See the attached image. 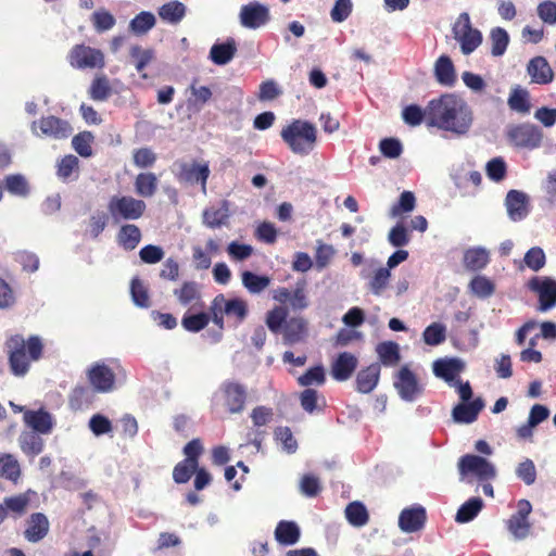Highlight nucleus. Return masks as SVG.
<instances>
[{"label": "nucleus", "instance_id": "nucleus-24", "mask_svg": "<svg viewBox=\"0 0 556 556\" xmlns=\"http://www.w3.org/2000/svg\"><path fill=\"white\" fill-rule=\"evenodd\" d=\"M23 419L27 426L34 429V432L46 434L49 433L53 427L51 414L43 408L38 410H26Z\"/></svg>", "mask_w": 556, "mask_h": 556}, {"label": "nucleus", "instance_id": "nucleus-54", "mask_svg": "<svg viewBox=\"0 0 556 556\" xmlns=\"http://www.w3.org/2000/svg\"><path fill=\"white\" fill-rule=\"evenodd\" d=\"M78 165L79 160L77 156L73 154L63 156L58 163L56 174L59 178H61L63 181L68 180L75 172H78Z\"/></svg>", "mask_w": 556, "mask_h": 556}, {"label": "nucleus", "instance_id": "nucleus-6", "mask_svg": "<svg viewBox=\"0 0 556 556\" xmlns=\"http://www.w3.org/2000/svg\"><path fill=\"white\" fill-rule=\"evenodd\" d=\"M67 60L72 67L78 70L103 68L105 65L103 52L84 43L75 45L67 55Z\"/></svg>", "mask_w": 556, "mask_h": 556}, {"label": "nucleus", "instance_id": "nucleus-55", "mask_svg": "<svg viewBox=\"0 0 556 556\" xmlns=\"http://www.w3.org/2000/svg\"><path fill=\"white\" fill-rule=\"evenodd\" d=\"M130 294L134 303L142 308L150 306V296L148 289L139 278H134L130 283Z\"/></svg>", "mask_w": 556, "mask_h": 556}, {"label": "nucleus", "instance_id": "nucleus-49", "mask_svg": "<svg viewBox=\"0 0 556 556\" xmlns=\"http://www.w3.org/2000/svg\"><path fill=\"white\" fill-rule=\"evenodd\" d=\"M469 289L472 294L478 298L485 299L491 296L495 291L494 283L485 276H476L469 283Z\"/></svg>", "mask_w": 556, "mask_h": 556}, {"label": "nucleus", "instance_id": "nucleus-1", "mask_svg": "<svg viewBox=\"0 0 556 556\" xmlns=\"http://www.w3.org/2000/svg\"><path fill=\"white\" fill-rule=\"evenodd\" d=\"M473 122V114L465 100L454 93H445L427 104V125L456 136L466 135Z\"/></svg>", "mask_w": 556, "mask_h": 556}, {"label": "nucleus", "instance_id": "nucleus-39", "mask_svg": "<svg viewBox=\"0 0 556 556\" xmlns=\"http://www.w3.org/2000/svg\"><path fill=\"white\" fill-rule=\"evenodd\" d=\"M482 507L483 501L480 497H471L458 508L455 520L459 523L469 522L477 517Z\"/></svg>", "mask_w": 556, "mask_h": 556}, {"label": "nucleus", "instance_id": "nucleus-14", "mask_svg": "<svg viewBox=\"0 0 556 556\" xmlns=\"http://www.w3.org/2000/svg\"><path fill=\"white\" fill-rule=\"evenodd\" d=\"M240 23L243 27L256 29L270 20L269 10L260 2H250L240 9Z\"/></svg>", "mask_w": 556, "mask_h": 556}, {"label": "nucleus", "instance_id": "nucleus-9", "mask_svg": "<svg viewBox=\"0 0 556 556\" xmlns=\"http://www.w3.org/2000/svg\"><path fill=\"white\" fill-rule=\"evenodd\" d=\"M175 165L177 166L175 176L178 181L191 185L200 184L202 192L206 193V184L211 174L207 162H176Z\"/></svg>", "mask_w": 556, "mask_h": 556}, {"label": "nucleus", "instance_id": "nucleus-2", "mask_svg": "<svg viewBox=\"0 0 556 556\" xmlns=\"http://www.w3.org/2000/svg\"><path fill=\"white\" fill-rule=\"evenodd\" d=\"M45 345L39 336L31 334L25 338L15 333L9 336L3 344L10 372L14 377H25L31 365L43 355Z\"/></svg>", "mask_w": 556, "mask_h": 556}, {"label": "nucleus", "instance_id": "nucleus-3", "mask_svg": "<svg viewBox=\"0 0 556 556\" xmlns=\"http://www.w3.org/2000/svg\"><path fill=\"white\" fill-rule=\"evenodd\" d=\"M288 148L298 155H308L317 143L316 126L304 119H293L280 131Z\"/></svg>", "mask_w": 556, "mask_h": 556}, {"label": "nucleus", "instance_id": "nucleus-23", "mask_svg": "<svg viewBox=\"0 0 556 556\" xmlns=\"http://www.w3.org/2000/svg\"><path fill=\"white\" fill-rule=\"evenodd\" d=\"M484 402L481 397L467 403L457 404L452 412L454 421L458 424H471L477 420L479 413L483 409Z\"/></svg>", "mask_w": 556, "mask_h": 556}, {"label": "nucleus", "instance_id": "nucleus-27", "mask_svg": "<svg viewBox=\"0 0 556 556\" xmlns=\"http://www.w3.org/2000/svg\"><path fill=\"white\" fill-rule=\"evenodd\" d=\"M113 94V87L105 74H97L88 88V96L97 102L108 101Z\"/></svg>", "mask_w": 556, "mask_h": 556}, {"label": "nucleus", "instance_id": "nucleus-32", "mask_svg": "<svg viewBox=\"0 0 556 556\" xmlns=\"http://www.w3.org/2000/svg\"><path fill=\"white\" fill-rule=\"evenodd\" d=\"M135 191L142 198H151L155 194L159 179L152 172L139 173L135 178Z\"/></svg>", "mask_w": 556, "mask_h": 556}, {"label": "nucleus", "instance_id": "nucleus-47", "mask_svg": "<svg viewBox=\"0 0 556 556\" xmlns=\"http://www.w3.org/2000/svg\"><path fill=\"white\" fill-rule=\"evenodd\" d=\"M424 342L437 346L446 340V327L441 323H432L422 332Z\"/></svg>", "mask_w": 556, "mask_h": 556}, {"label": "nucleus", "instance_id": "nucleus-19", "mask_svg": "<svg viewBox=\"0 0 556 556\" xmlns=\"http://www.w3.org/2000/svg\"><path fill=\"white\" fill-rule=\"evenodd\" d=\"M50 522L42 513H34L26 520L24 538L30 543H37L45 539L49 532Z\"/></svg>", "mask_w": 556, "mask_h": 556}, {"label": "nucleus", "instance_id": "nucleus-45", "mask_svg": "<svg viewBox=\"0 0 556 556\" xmlns=\"http://www.w3.org/2000/svg\"><path fill=\"white\" fill-rule=\"evenodd\" d=\"M287 319V307L279 305L267 312L265 323L273 333H280Z\"/></svg>", "mask_w": 556, "mask_h": 556}, {"label": "nucleus", "instance_id": "nucleus-7", "mask_svg": "<svg viewBox=\"0 0 556 556\" xmlns=\"http://www.w3.org/2000/svg\"><path fill=\"white\" fill-rule=\"evenodd\" d=\"M507 138L517 148L533 150L541 146L543 134L538 126L522 123L510 126Z\"/></svg>", "mask_w": 556, "mask_h": 556}, {"label": "nucleus", "instance_id": "nucleus-18", "mask_svg": "<svg viewBox=\"0 0 556 556\" xmlns=\"http://www.w3.org/2000/svg\"><path fill=\"white\" fill-rule=\"evenodd\" d=\"M381 366L378 362L362 368L355 377V390L362 394L372 392L379 383Z\"/></svg>", "mask_w": 556, "mask_h": 556}, {"label": "nucleus", "instance_id": "nucleus-43", "mask_svg": "<svg viewBox=\"0 0 556 556\" xmlns=\"http://www.w3.org/2000/svg\"><path fill=\"white\" fill-rule=\"evenodd\" d=\"M29 495L21 493L14 496L5 497L3 506L7 508L8 514L11 513L14 518L22 517L29 506Z\"/></svg>", "mask_w": 556, "mask_h": 556}, {"label": "nucleus", "instance_id": "nucleus-16", "mask_svg": "<svg viewBox=\"0 0 556 556\" xmlns=\"http://www.w3.org/2000/svg\"><path fill=\"white\" fill-rule=\"evenodd\" d=\"M34 125H38L41 134L54 139H65L72 135L73 128L68 122L56 116H43Z\"/></svg>", "mask_w": 556, "mask_h": 556}, {"label": "nucleus", "instance_id": "nucleus-61", "mask_svg": "<svg viewBox=\"0 0 556 556\" xmlns=\"http://www.w3.org/2000/svg\"><path fill=\"white\" fill-rule=\"evenodd\" d=\"M156 159V154L150 148H140L132 153V162L139 168L152 167Z\"/></svg>", "mask_w": 556, "mask_h": 556}, {"label": "nucleus", "instance_id": "nucleus-36", "mask_svg": "<svg viewBox=\"0 0 556 556\" xmlns=\"http://www.w3.org/2000/svg\"><path fill=\"white\" fill-rule=\"evenodd\" d=\"M18 443L23 453L30 457L39 455L43 450V440L34 431L21 433Z\"/></svg>", "mask_w": 556, "mask_h": 556}, {"label": "nucleus", "instance_id": "nucleus-59", "mask_svg": "<svg viewBox=\"0 0 556 556\" xmlns=\"http://www.w3.org/2000/svg\"><path fill=\"white\" fill-rule=\"evenodd\" d=\"M91 21L98 33L106 31L115 25V17L105 10H98L93 12Z\"/></svg>", "mask_w": 556, "mask_h": 556}, {"label": "nucleus", "instance_id": "nucleus-46", "mask_svg": "<svg viewBox=\"0 0 556 556\" xmlns=\"http://www.w3.org/2000/svg\"><path fill=\"white\" fill-rule=\"evenodd\" d=\"M507 528L515 539L522 540L529 535L531 525L523 513H516L508 519Z\"/></svg>", "mask_w": 556, "mask_h": 556}, {"label": "nucleus", "instance_id": "nucleus-38", "mask_svg": "<svg viewBox=\"0 0 556 556\" xmlns=\"http://www.w3.org/2000/svg\"><path fill=\"white\" fill-rule=\"evenodd\" d=\"M490 262L489 253L481 248L469 249L464 254V265L468 270L483 269Z\"/></svg>", "mask_w": 556, "mask_h": 556}, {"label": "nucleus", "instance_id": "nucleus-25", "mask_svg": "<svg viewBox=\"0 0 556 556\" xmlns=\"http://www.w3.org/2000/svg\"><path fill=\"white\" fill-rule=\"evenodd\" d=\"M464 369V364L458 358H443L433 363V374L451 383Z\"/></svg>", "mask_w": 556, "mask_h": 556}, {"label": "nucleus", "instance_id": "nucleus-17", "mask_svg": "<svg viewBox=\"0 0 556 556\" xmlns=\"http://www.w3.org/2000/svg\"><path fill=\"white\" fill-rule=\"evenodd\" d=\"M426 520V509L422 506H413L401 511L399 527L405 533H413L421 530Z\"/></svg>", "mask_w": 556, "mask_h": 556}, {"label": "nucleus", "instance_id": "nucleus-37", "mask_svg": "<svg viewBox=\"0 0 556 556\" xmlns=\"http://www.w3.org/2000/svg\"><path fill=\"white\" fill-rule=\"evenodd\" d=\"M186 15V5L177 0L164 3L159 9V16L170 24H178Z\"/></svg>", "mask_w": 556, "mask_h": 556}, {"label": "nucleus", "instance_id": "nucleus-34", "mask_svg": "<svg viewBox=\"0 0 556 556\" xmlns=\"http://www.w3.org/2000/svg\"><path fill=\"white\" fill-rule=\"evenodd\" d=\"M174 295L182 306L197 305L201 300V290L195 281H185L174 289Z\"/></svg>", "mask_w": 556, "mask_h": 556}, {"label": "nucleus", "instance_id": "nucleus-50", "mask_svg": "<svg viewBox=\"0 0 556 556\" xmlns=\"http://www.w3.org/2000/svg\"><path fill=\"white\" fill-rule=\"evenodd\" d=\"M211 319L207 313L185 314L181 319L182 327L189 332H199L204 329Z\"/></svg>", "mask_w": 556, "mask_h": 556}, {"label": "nucleus", "instance_id": "nucleus-64", "mask_svg": "<svg viewBox=\"0 0 556 556\" xmlns=\"http://www.w3.org/2000/svg\"><path fill=\"white\" fill-rule=\"evenodd\" d=\"M198 466L187 460L179 462L173 470V479L176 483H186L197 470Z\"/></svg>", "mask_w": 556, "mask_h": 556}, {"label": "nucleus", "instance_id": "nucleus-20", "mask_svg": "<svg viewBox=\"0 0 556 556\" xmlns=\"http://www.w3.org/2000/svg\"><path fill=\"white\" fill-rule=\"evenodd\" d=\"M505 204L508 216L511 220L518 222L523 219L529 213V200L526 193L518 190L508 191Z\"/></svg>", "mask_w": 556, "mask_h": 556}, {"label": "nucleus", "instance_id": "nucleus-53", "mask_svg": "<svg viewBox=\"0 0 556 556\" xmlns=\"http://www.w3.org/2000/svg\"><path fill=\"white\" fill-rule=\"evenodd\" d=\"M93 135L90 131H81L73 137L72 146L74 150L83 157L92 155Z\"/></svg>", "mask_w": 556, "mask_h": 556}, {"label": "nucleus", "instance_id": "nucleus-5", "mask_svg": "<svg viewBox=\"0 0 556 556\" xmlns=\"http://www.w3.org/2000/svg\"><path fill=\"white\" fill-rule=\"evenodd\" d=\"M452 31L454 39L459 42L460 50L465 55L472 53L482 42V34L479 29L472 27L467 12L459 14Z\"/></svg>", "mask_w": 556, "mask_h": 556}, {"label": "nucleus", "instance_id": "nucleus-52", "mask_svg": "<svg viewBox=\"0 0 556 556\" xmlns=\"http://www.w3.org/2000/svg\"><path fill=\"white\" fill-rule=\"evenodd\" d=\"M5 189L14 195L26 197L29 193V186L26 178L21 174L8 175L4 178Z\"/></svg>", "mask_w": 556, "mask_h": 556}, {"label": "nucleus", "instance_id": "nucleus-48", "mask_svg": "<svg viewBox=\"0 0 556 556\" xmlns=\"http://www.w3.org/2000/svg\"><path fill=\"white\" fill-rule=\"evenodd\" d=\"M326 381L325 369L321 365H317L307 369L303 375L298 378V383L301 387L317 386L320 387Z\"/></svg>", "mask_w": 556, "mask_h": 556}, {"label": "nucleus", "instance_id": "nucleus-33", "mask_svg": "<svg viewBox=\"0 0 556 556\" xmlns=\"http://www.w3.org/2000/svg\"><path fill=\"white\" fill-rule=\"evenodd\" d=\"M141 241V231L135 224H124L117 232V242L127 251L135 250Z\"/></svg>", "mask_w": 556, "mask_h": 556}, {"label": "nucleus", "instance_id": "nucleus-56", "mask_svg": "<svg viewBox=\"0 0 556 556\" xmlns=\"http://www.w3.org/2000/svg\"><path fill=\"white\" fill-rule=\"evenodd\" d=\"M155 25V17L150 12L137 14L130 22V28L134 33L142 35Z\"/></svg>", "mask_w": 556, "mask_h": 556}, {"label": "nucleus", "instance_id": "nucleus-63", "mask_svg": "<svg viewBox=\"0 0 556 556\" xmlns=\"http://www.w3.org/2000/svg\"><path fill=\"white\" fill-rule=\"evenodd\" d=\"M486 175L493 181H501L505 178L507 166L502 157H494L486 163Z\"/></svg>", "mask_w": 556, "mask_h": 556}, {"label": "nucleus", "instance_id": "nucleus-28", "mask_svg": "<svg viewBox=\"0 0 556 556\" xmlns=\"http://www.w3.org/2000/svg\"><path fill=\"white\" fill-rule=\"evenodd\" d=\"M434 76L440 85L452 87L456 83L454 64L450 56L441 55L434 63Z\"/></svg>", "mask_w": 556, "mask_h": 556}, {"label": "nucleus", "instance_id": "nucleus-57", "mask_svg": "<svg viewBox=\"0 0 556 556\" xmlns=\"http://www.w3.org/2000/svg\"><path fill=\"white\" fill-rule=\"evenodd\" d=\"M404 122L409 126H418L424 119L427 121V108L422 110L417 104H409L402 112Z\"/></svg>", "mask_w": 556, "mask_h": 556}, {"label": "nucleus", "instance_id": "nucleus-8", "mask_svg": "<svg viewBox=\"0 0 556 556\" xmlns=\"http://www.w3.org/2000/svg\"><path fill=\"white\" fill-rule=\"evenodd\" d=\"M222 403H215V406H223L224 412L230 415L239 414L244 409L247 402V389L243 384L233 381H225L222 386Z\"/></svg>", "mask_w": 556, "mask_h": 556}, {"label": "nucleus", "instance_id": "nucleus-40", "mask_svg": "<svg viewBox=\"0 0 556 556\" xmlns=\"http://www.w3.org/2000/svg\"><path fill=\"white\" fill-rule=\"evenodd\" d=\"M222 309L228 317H235L238 323H242L248 316V303L239 298L227 300L224 296V301L220 303Z\"/></svg>", "mask_w": 556, "mask_h": 556}, {"label": "nucleus", "instance_id": "nucleus-35", "mask_svg": "<svg viewBox=\"0 0 556 556\" xmlns=\"http://www.w3.org/2000/svg\"><path fill=\"white\" fill-rule=\"evenodd\" d=\"M507 104L511 111L520 114H528L531 110L530 94L528 90L516 86L511 89Z\"/></svg>", "mask_w": 556, "mask_h": 556}, {"label": "nucleus", "instance_id": "nucleus-4", "mask_svg": "<svg viewBox=\"0 0 556 556\" xmlns=\"http://www.w3.org/2000/svg\"><path fill=\"white\" fill-rule=\"evenodd\" d=\"M146 210V202L131 195H112L108 203L109 214L115 223L137 220L144 215Z\"/></svg>", "mask_w": 556, "mask_h": 556}, {"label": "nucleus", "instance_id": "nucleus-51", "mask_svg": "<svg viewBox=\"0 0 556 556\" xmlns=\"http://www.w3.org/2000/svg\"><path fill=\"white\" fill-rule=\"evenodd\" d=\"M490 39L492 43L491 53L494 56H501L505 53L509 43V36L502 27H495L491 30Z\"/></svg>", "mask_w": 556, "mask_h": 556}, {"label": "nucleus", "instance_id": "nucleus-41", "mask_svg": "<svg viewBox=\"0 0 556 556\" xmlns=\"http://www.w3.org/2000/svg\"><path fill=\"white\" fill-rule=\"evenodd\" d=\"M0 477L16 482L21 477V466L11 454H0Z\"/></svg>", "mask_w": 556, "mask_h": 556}, {"label": "nucleus", "instance_id": "nucleus-29", "mask_svg": "<svg viewBox=\"0 0 556 556\" xmlns=\"http://www.w3.org/2000/svg\"><path fill=\"white\" fill-rule=\"evenodd\" d=\"M237 52V45L233 38L227 39L223 43H215L210 50V58L217 65L229 63Z\"/></svg>", "mask_w": 556, "mask_h": 556}, {"label": "nucleus", "instance_id": "nucleus-10", "mask_svg": "<svg viewBox=\"0 0 556 556\" xmlns=\"http://www.w3.org/2000/svg\"><path fill=\"white\" fill-rule=\"evenodd\" d=\"M528 288L539 296V311L546 312L556 305V280L551 277H532Z\"/></svg>", "mask_w": 556, "mask_h": 556}, {"label": "nucleus", "instance_id": "nucleus-62", "mask_svg": "<svg viewBox=\"0 0 556 556\" xmlns=\"http://www.w3.org/2000/svg\"><path fill=\"white\" fill-rule=\"evenodd\" d=\"M523 261L530 269L533 271H539L544 267L546 257L544 251L541 248L534 247L526 253Z\"/></svg>", "mask_w": 556, "mask_h": 556}, {"label": "nucleus", "instance_id": "nucleus-21", "mask_svg": "<svg viewBox=\"0 0 556 556\" xmlns=\"http://www.w3.org/2000/svg\"><path fill=\"white\" fill-rule=\"evenodd\" d=\"M531 83L546 85L553 81L554 72L544 56L531 59L527 65Z\"/></svg>", "mask_w": 556, "mask_h": 556}, {"label": "nucleus", "instance_id": "nucleus-44", "mask_svg": "<svg viewBox=\"0 0 556 556\" xmlns=\"http://www.w3.org/2000/svg\"><path fill=\"white\" fill-rule=\"evenodd\" d=\"M348 521L354 527H363L369 520L366 506L362 502H352L345 508Z\"/></svg>", "mask_w": 556, "mask_h": 556}, {"label": "nucleus", "instance_id": "nucleus-31", "mask_svg": "<svg viewBox=\"0 0 556 556\" xmlns=\"http://www.w3.org/2000/svg\"><path fill=\"white\" fill-rule=\"evenodd\" d=\"M380 366L393 367L401 361L400 346L394 341H383L376 346Z\"/></svg>", "mask_w": 556, "mask_h": 556}, {"label": "nucleus", "instance_id": "nucleus-58", "mask_svg": "<svg viewBox=\"0 0 556 556\" xmlns=\"http://www.w3.org/2000/svg\"><path fill=\"white\" fill-rule=\"evenodd\" d=\"M416 198L412 191H403L400 195L399 202L391 207V215L393 217L403 213H409L415 208Z\"/></svg>", "mask_w": 556, "mask_h": 556}, {"label": "nucleus", "instance_id": "nucleus-15", "mask_svg": "<svg viewBox=\"0 0 556 556\" xmlns=\"http://www.w3.org/2000/svg\"><path fill=\"white\" fill-rule=\"evenodd\" d=\"M358 365L357 357L350 352H341L331 363L330 375L336 381L349 380Z\"/></svg>", "mask_w": 556, "mask_h": 556}, {"label": "nucleus", "instance_id": "nucleus-60", "mask_svg": "<svg viewBox=\"0 0 556 556\" xmlns=\"http://www.w3.org/2000/svg\"><path fill=\"white\" fill-rule=\"evenodd\" d=\"M89 429L94 435L100 437L112 432L113 425L106 416L102 414H94L89 419Z\"/></svg>", "mask_w": 556, "mask_h": 556}, {"label": "nucleus", "instance_id": "nucleus-22", "mask_svg": "<svg viewBox=\"0 0 556 556\" xmlns=\"http://www.w3.org/2000/svg\"><path fill=\"white\" fill-rule=\"evenodd\" d=\"M286 344H295L303 341L307 334V321L301 316L287 319L281 332Z\"/></svg>", "mask_w": 556, "mask_h": 556}, {"label": "nucleus", "instance_id": "nucleus-30", "mask_svg": "<svg viewBox=\"0 0 556 556\" xmlns=\"http://www.w3.org/2000/svg\"><path fill=\"white\" fill-rule=\"evenodd\" d=\"M275 539L281 545H293L300 539V528L294 521L281 520L275 529Z\"/></svg>", "mask_w": 556, "mask_h": 556}, {"label": "nucleus", "instance_id": "nucleus-13", "mask_svg": "<svg viewBox=\"0 0 556 556\" xmlns=\"http://www.w3.org/2000/svg\"><path fill=\"white\" fill-rule=\"evenodd\" d=\"M87 378L91 388L98 393H108L114 389L115 374L104 363L92 364L87 370Z\"/></svg>", "mask_w": 556, "mask_h": 556}, {"label": "nucleus", "instance_id": "nucleus-12", "mask_svg": "<svg viewBox=\"0 0 556 556\" xmlns=\"http://www.w3.org/2000/svg\"><path fill=\"white\" fill-rule=\"evenodd\" d=\"M458 470L462 476L473 473L480 480H490L496 476L495 468L489 460L472 454H467L460 457L458 462Z\"/></svg>", "mask_w": 556, "mask_h": 556}, {"label": "nucleus", "instance_id": "nucleus-11", "mask_svg": "<svg viewBox=\"0 0 556 556\" xmlns=\"http://www.w3.org/2000/svg\"><path fill=\"white\" fill-rule=\"evenodd\" d=\"M394 388L404 401H415L424 391L422 386L418 382L416 375L408 368L402 366L397 371Z\"/></svg>", "mask_w": 556, "mask_h": 556}, {"label": "nucleus", "instance_id": "nucleus-42", "mask_svg": "<svg viewBox=\"0 0 556 556\" xmlns=\"http://www.w3.org/2000/svg\"><path fill=\"white\" fill-rule=\"evenodd\" d=\"M242 285L252 294H258L270 285L268 276H260L250 270H244L241 274Z\"/></svg>", "mask_w": 556, "mask_h": 556}, {"label": "nucleus", "instance_id": "nucleus-26", "mask_svg": "<svg viewBox=\"0 0 556 556\" xmlns=\"http://www.w3.org/2000/svg\"><path fill=\"white\" fill-rule=\"evenodd\" d=\"M94 393L91 387L76 386L68 395V407L74 412L89 408L94 401Z\"/></svg>", "mask_w": 556, "mask_h": 556}]
</instances>
